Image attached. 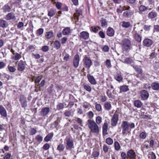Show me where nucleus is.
I'll return each mask as SVG.
<instances>
[{"label": "nucleus", "instance_id": "f257e3e1", "mask_svg": "<svg viewBox=\"0 0 159 159\" xmlns=\"http://www.w3.org/2000/svg\"><path fill=\"white\" fill-rule=\"evenodd\" d=\"M87 125L91 131L93 133H98L99 129L97 124L93 120H88Z\"/></svg>", "mask_w": 159, "mask_h": 159}, {"label": "nucleus", "instance_id": "f03ea898", "mask_svg": "<svg viewBox=\"0 0 159 159\" xmlns=\"http://www.w3.org/2000/svg\"><path fill=\"white\" fill-rule=\"evenodd\" d=\"M121 44L123 52H127L130 49L131 45L130 40L128 39H125L121 41Z\"/></svg>", "mask_w": 159, "mask_h": 159}, {"label": "nucleus", "instance_id": "7ed1b4c3", "mask_svg": "<svg viewBox=\"0 0 159 159\" xmlns=\"http://www.w3.org/2000/svg\"><path fill=\"white\" fill-rule=\"evenodd\" d=\"M66 148L68 150H70L72 148H74V143L72 139L70 138H68L66 139Z\"/></svg>", "mask_w": 159, "mask_h": 159}, {"label": "nucleus", "instance_id": "20e7f679", "mask_svg": "<svg viewBox=\"0 0 159 159\" xmlns=\"http://www.w3.org/2000/svg\"><path fill=\"white\" fill-rule=\"evenodd\" d=\"M83 61H84V65L86 68H89L92 65V62L91 59L86 56H85Z\"/></svg>", "mask_w": 159, "mask_h": 159}, {"label": "nucleus", "instance_id": "39448f33", "mask_svg": "<svg viewBox=\"0 0 159 159\" xmlns=\"http://www.w3.org/2000/svg\"><path fill=\"white\" fill-rule=\"evenodd\" d=\"M118 114L115 113L114 114L111 121V124L112 126H115L116 125L118 122Z\"/></svg>", "mask_w": 159, "mask_h": 159}, {"label": "nucleus", "instance_id": "423d86ee", "mask_svg": "<svg viewBox=\"0 0 159 159\" xmlns=\"http://www.w3.org/2000/svg\"><path fill=\"white\" fill-rule=\"evenodd\" d=\"M129 125L127 121H124L121 124V127L123 129L122 133L123 134H125L129 129Z\"/></svg>", "mask_w": 159, "mask_h": 159}, {"label": "nucleus", "instance_id": "0eeeda50", "mask_svg": "<svg viewBox=\"0 0 159 159\" xmlns=\"http://www.w3.org/2000/svg\"><path fill=\"white\" fill-rule=\"evenodd\" d=\"M25 62L22 60H20L18 64L17 70L19 71H22L25 69Z\"/></svg>", "mask_w": 159, "mask_h": 159}, {"label": "nucleus", "instance_id": "6e6552de", "mask_svg": "<svg viewBox=\"0 0 159 159\" xmlns=\"http://www.w3.org/2000/svg\"><path fill=\"white\" fill-rule=\"evenodd\" d=\"M140 96L143 100L147 99L149 97V94L147 91L143 90H142L140 93Z\"/></svg>", "mask_w": 159, "mask_h": 159}, {"label": "nucleus", "instance_id": "1a4fd4ad", "mask_svg": "<svg viewBox=\"0 0 159 159\" xmlns=\"http://www.w3.org/2000/svg\"><path fill=\"white\" fill-rule=\"evenodd\" d=\"M127 156L130 159H135L136 158V154L134 151L131 149L128 151Z\"/></svg>", "mask_w": 159, "mask_h": 159}, {"label": "nucleus", "instance_id": "9d476101", "mask_svg": "<svg viewBox=\"0 0 159 159\" xmlns=\"http://www.w3.org/2000/svg\"><path fill=\"white\" fill-rule=\"evenodd\" d=\"M80 61L79 56L78 54L76 55L73 59V66L75 68H77L79 66Z\"/></svg>", "mask_w": 159, "mask_h": 159}, {"label": "nucleus", "instance_id": "9b49d317", "mask_svg": "<svg viewBox=\"0 0 159 159\" xmlns=\"http://www.w3.org/2000/svg\"><path fill=\"white\" fill-rule=\"evenodd\" d=\"M152 43V41L149 39H145L143 41V45L147 47H150Z\"/></svg>", "mask_w": 159, "mask_h": 159}, {"label": "nucleus", "instance_id": "f8f14e48", "mask_svg": "<svg viewBox=\"0 0 159 159\" xmlns=\"http://www.w3.org/2000/svg\"><path fill=\"white\" fill-rule=\"evenodd\" d=\"M87 77L89 81L91 84L95 85L97 84L96 81L93 76L88 74L87 75Z\"/></svg>", "mask_w": 159, "mask_h": 159}, {"label": "nucleus", "instance_id": "ddd939ff", "mask_svg": "<svg viewBox=\"0 0 159 159\" xmlns=\"http://www.w3.org/2000/svg\"><path fill=\"white\" fill-rule=\"evenodd\" d=\"M0 114L2 116L4 117L7 116L6 110L2 105H0Z\"/></svg>", "mask_w": 159, "mask_h": 159}, {"label": "nucleus", "instance_id": "4468645a", "mask_svg": "<svg viewBox=\"0 0 159 159\" xmlns=\"http://www.w3.org/2000/svg\"><path fill=\"white\" fill-rule=\"evenodd\" d=\"M80 37L81 39H87L89 38V34L86 31H83L80 33Z\"/></svg>", "mask_w": 159, "mask_h": 159}, {"label": "nucleus", "instance_id": "2eb2a0df", "mask_svg": "<svg viewBox=\"0 0 159 159\" xmlns=\"http://www.w3.org/2000/svg\"><path fill=\"white\" fill-rule=\"evenodd\" d=\"M11 57L12 60L17 61L19 60L21 58V56L18 53H14L13 55H11Z\"/></svg>", "mask_w": 159, "mask_h": 159}, {"label": "nucleus", "instance_id": "dca6fc26", "mask_svg": "<svg viewBox=\"0 0 159 159\" xmlns=\"http://www.w3.org/2000/svg\"><path fill=\"white\" fill-rule=\"evenodd\" d=\"M5 19L7 20H9L11 19L15 20L16 19L15 14L12 12H10L6 15Z\"/></svg>", "mask_w": 159, "mask_h": 159}, {"label": "nucleus", "instance_id": "f3484780", "mask_svg": "<svg viewBox=\"0 0 159 159\" xmlns=\"http://www.w3.org/2000/svg\"><path fill=\"white\" fill-rule=\"evenodd\" d=\"M134 13V11L129 10L128 11H125L123 14L124 16L129 17L133 15Z\"/></svg>", "mask_w": 159, "mask_h": 159}, {"label": "nucleus", "instance_id": "a211bd4d", "mask_svg": "<svg viewBox=\"0 0 159 159\" xmlns=\"http://www.w3.org/2000/svg\"><path fill=\"white\" fill-rule=\"evenodd\" d=\"M20 101L22 107L24 108L26 107L27 106L26 98L24 96H21Z\"/></svg>", "mask_w": 159, "mask_h": 159}, {"label": "nucleus", "instance_id": "6ab92c4d", "mask_svg": "<svg viewBox=\"0 0 159 159\" xmlns=\"http://www.w3.org/2000/svg\"><path fill=\"white\" fill-rule=\"evenodd\" d=\"M135 29L136 28H134V31L135 34L134 37L135 39L137 41L140 42L141 41L142 37L138 34L137 33V31L135 30Z\"/></svg>", "mask_w": 159, "mask_h": 159}, {"label": "nucleus", "instance_id": "aec40b11", "mask_svg": "<svg viewBox=\"0 0 159 159\" xmlns=\"http://www.w3.org/2000/svg\"><path fill=\"white\" fill-rule=\"evenodd\" d=\"M108 129V124L107 123H104L102 127V134L105 136L107 134Z\"/></svg>", "mask_w": 159, "mask_h": 159}, {"label": "nucleus", "instance_id": "412c9836", "mask_svg": "<svg viewBox=\"0 0 159 159\" xmlns=\"http://www.w3.org/2000/svg\"><path fill=\"white\" fill-rule=\"evenodd\" d=\"M8 26V23L6 20L0 19V27L5 28H6Z\"/></svg>", "mask_w": 159, "mask_h": 159}, {"label": "nucleus", "instance_id": "4be33fe9", "mask_svg": "<svg viewBox=\"0 0 159 159\" xmlns=\"http://www.w3.org/2000/svg\"><path fill=\"white\" fill-rule=\"evenodd\" d=\"M115 32L114 30L111 27H109L107 31V35L110 37L112 36L114 34Z\"/></svg>", "mask_w": 159, "mask_h": 159}, {"label": "nucleus", "instance_id": "5701e85b", "mask_svg": "<svg viewBox=\"0 0 159 159\" xmlns=\"http://www.w3.org/2000/svg\"><path fill=\"white\" fill-rule=\"evenodd\" d=\"M151 87L154 90H159V83L157 82H153L152 83Z\"/></svg>", "mask_w": 159, "mask_h": 159}, {"label": "nucleus", "instance_id": "b1692460", "mask_svg": "<svg viewBox=\"0 0 159 159\" xmlns=\"http://www.w3.org/2000/svg\"><path fill=\"white\" fill-rule=\"evenodd\" d=\"M115 79L118 81L120 82L122 81L123 77L120 73H117L115 76Z\"/></svg>", "mask_w": 159, "mask_h": 159}, {"label": "nucleus", "instance_id": "393cba45", "mask_svg": "<svg viewBox=\"0 0 159 159\" xmlns=\"http://www.w3.org/2000/svg\"><path fill=\"white\" fill-rule=\"evenodd\" d=\"M132 66L135 69L136 71L137 72L138 74H141L142 73V70L140 66H134L133 65H132Z\"/></svg>", "mask_w": 159, "mask_h": 159}, {"label": "nucleus", "instance_id": "a878e982", "mask_svg": "<svg viewBox=\"0 0 159 159\" xmlns=\"http://www.w3.org/2000/svg\"><path fill=\"white\" fill-rule=\"evenodd\" d=\"M71 32L70 28L66 27L64 28L62 31V33L64 35H66L69 34Z\"/></svg>", "mask_w": 159, "mask_h": 159}, {"label": "nucleus", "instance_id": "bb28decb", "mask_svg": "<svg viewBox=\"0 0 159 159\" xmlns=\"http://www.w3.org/2000/svg\"><path fill=\"white\" fill-rule=\"evenodd\" d=\"M3 11L4 12H8L11 11V8L7 4L5 5L2 8Z\"/></svg>", "mask_w": 159, "mask_h": 159}, {"label": "nucleus", "instance_id": "cd10ccee", "mask_svg": "<svg viewBox=\"0 0 159 159\" xmlns=\"http://www.w3.org/2000/svg\"><path fill=\"white\" fill-rule=\"evenodd\" d=\"M49 111V108L48 107H45L42 110V115L43 116L46 115Z\"/></svg>", "mask_w": 159, "mask_h": 159}, {"label": "nucleus", "instance_id": "c85d7f7f", "mask_svg": "<svg viewBox=\"0 0 159 159\" xmlns=\"http://www.w3.org/2000/svg\"><path fill=\"white\" fill-rule=\"evenodd\" d=\"M56 10L54 9H51L48 10V15L50 17L54 16L56 13Z\"/></svg>", "mask_w": 159, "mask_h": 159}, {"label": "nucleus", "instance_id": "c756f323", "mask_svg": "<svg viewBox=\"0 0 159 159\" xmlns=\"http://www.w3.org/2000/svg\"><path fill=\"white\" fill-rule=\"evenodd\" d=\"M104 108L107 111L110 110L111 109V106L110 102H106L104 104Z\"/></svg>", "mask_w": 159, "mask_h": 159}, {"label": "nucleus", "instance_id": "7c9ffc66", "mask_svg": "<svg viewBox=\"0 0 159 159\" xmlns=\"http://www.w3.org/2000/svg\"><path fill=\"white\" fill-rule=\"evenodd\" d=\"M148 15L149 18L152 19L157 16V14L156 12L152 11L150 12Z\"/></svg>", "mask_w": 159, "mask_h": 159}, {"label": "nucleus", "instance_id": "2f4dec72", "mask_svg": "<svg viewBox=\"0 0 159 159\" xmlns=\"http://www.w3.org/2000/svg\"><path fill=\"white\" fill-rule=\"evenodd\" d=\"M134 103L135 107H140L142 105L141 102L139 100H136L134 101Z\"/></svg>", "mask_w": 159, "mask_h": 159}, {"label": "nucleus", "instance_id": "473e14b6", "mask_svg": "<svg viewBox=\"0 0 159 159\" xmlns=\"http://www.w3.org/2000/svg\"><path fill=\"white\" fill-rule=\"evenodd\" d=\"M40 82V78L39 76H38L37 78L35 81V82L36 84V88L35 91L36 92H38V90L39 89H39L40 87V86L39 85V83Z\"/></svg>", "mask_w": 159, "mask_h": 159}, {"label": "nucleus", "instance_id": "72a5a7b5", "mask_svg": "<svg viewBox=\"0 0 159 159\" xmlns=\"http://www.w3.org/2000/svg\"><path fill=\"white\" fill-rule=\"evenodd\" d=\"M53 135V133H50L47 135L45 138L44 139L46 142H48L52 138Z\"/></svg>", "mask_w": 159, "mask_h": 159}, {"label": "nucleus", "instance_id": "f704fd0d", "mask_svg": "<svg viewBox=\"0 0 159 159\" xmlns=\"http://www.w3.org/2000/svg\"><path fill=\"white\" fill-rule=\"evenodd\" d=\"M139 12L140 13H141L142 12H144L148 9V7H146L143 5H141L139 7Z\"/></svg>", "mask_w": 159, "mask_h": 159}, {"label": "nucleus", "instance_id": "c9c22d12", "mask_svg": "<svg viewBox=\"0 0 159 159\" xmlns=\"http://www.w3.org/2000/svg\"><path fill=\"white\" fill-rule=\"evenodd\" d=\"M122 26L125 28H127L129 27L130 26V23L129 22H125L123 21L121 22Z\"/></svg>", "mask_w": 159, "mask_h": 159}, {"label": "nucleus", "instance_id": "e433bc0d", "mask_svg": "<svg viewBox=\"0 0 159 159\" xmlns=\"http://www.w3.org/2000/svg\"><path fill=\"white\" fill-rule=\"evenodd\" d=\"M53 44L56 49H58L60 48L61 47V43L58 41H55L54 42Z\"/></svg>", "mask_w": 159, "mask_h": 159}, {"label": "nucleus", "instance_id": "4c0bfd02", "mask_svg": "<svg viewBox=\"0 0 159 159\" xmlns=\"http://www.w3.org/2000/svg\"><path fill=\"white\" fill-rule=\"evenodd\" d=\"M120 91L125 92L129 90L128 86L126 85H123L120 87Z\"/></svg>", "mask_w": 159, "mask_h": 159}, {"label": "nucleus", "instance_id": "58836bf2", "mask_svg": "<svg viewBox=\"0 0 159 159\" xmlns=\"http://www.w3.org/2000/svg\"><path fill=\"white\" fill-rule=\"evenodd\" d=\"M65 148V146L62 144H59L57 146V149L60 152L63 151Z\"/></svg>", "mask_w": 159, "mask_h": 159}, {"label": "nucleus", "instance_id": "ea45409f", "mask_svg": "<svg viewBox=\"0 0 159 159\" xmlns=\"http://www.w3.org/2000/svg\"><path fill=\"white\" fill-rule=\"evenodd\" d=\"M65 116L69 117L70 116H73V115L71 113L70 111L69 110H66L64 113Z\"/></svg>", "mask_w": 159, "mask_h": 159}, {"label": "nucleus", "instance_id": "a19ab883", "mask_svg": "<svg viewBox=\"0 0 159 159\" xmlns=\"http://www.w3.org/2000/svg\"><path fill=\"white\" fill-rule=\"evenodd\" d=\"M102 26V27H107V22L105 19H102L101 20Z\"/></svg>", "mask_w": 159, "mask_h": 159}, {"label": "nucleus", "instance_id": "79ce46f5", "mask_svg": "<svg viewBox=\"0 0 159 159\" xmlns=\"http://www.w3.org/2000/svg\"><path fill=\"white\" fill-rule=\"evenodd\" d=\"M96 123L97 124L99 125L102 122V118L100 116H97L96 119Z\"/></svg>", "mask_w": 159, "mask_h": 159}, {"label": "nucleus", "instance_id": "37998d69", "mask_svg": "<svg viewBox=\"0 0 159 159\" xmlns=\"http://www.w3.org/2000/svg\"><path fill=\"white\" fill-rule=\"evenodd\" d=\"M114 146L115 149L116 150H119L120 148L119 143L117 142L114 143Z\"/></svg>", "mask_w": 159, "mask_h": 159}, {"label": "nucleus", "instance_id": "c03bdc74", "mask_svg": "<svg viewBox=\"0 0 159 159\" xmlns=\"http://www.w3.org/2000/svg\"><path fill=\"white\" fill-rule=\"evenodd\" d=\"M53 36V34L52 32H49L46 33V37L48 39H49Z\"/></svg>", "mask_w": 159, "mask_h": 159}, {"label": "nucleus", "instance_id": "a18cd8bd", "mask_svg": "<svg viewBox=\"0 0 159 159\" xmlns=\"http://www.w3.org/2000/svg\"><path fill=\"white\" fill-rule=\"evenodd\" d=\"M106 142L109 145H111L113 143V140L111 138H108L106 139Z\"/></svg>", "mask_w": 159, "mask_h": 159}, {"label": "nucleus", "instance_id": "49530a36", "mask_svg": "<svg viewBox=\"0 0 159 159\" xmlns=\"http://www.w3.org/2000/svg\"><path fill=\"white\" fill-rule=\"evenodd\" d=\"M84 88L87 91L89 92H90L91 90V88L90 86L88 84H84L83 85Z\"/></svg>", "mask_w": 159, "mask_h": 159}, {"label": "nucleus", "instance_id": "de8ad7c7", "mask_svg": "<svg viewBox=\"0 0 159 159\" xmlns=\"http://www.w3.org/2000/svg\"><path fill=\"white\" fill-rule=\"evenodd\" d=\"M133 62V60L129 57L126 58L125 59L124 62L127 64H130Z\"/></svg>", "mask_w": 159, "mask_h": 159}, {"label": "nucleus", "instance_id": "09e8293b", "mask_svg": "<svg viewBox=\"0 0 159 159\" xmlns=\"http://www.w3.org/2000/svg\"><path fill=\"white\" fill-rule=\"evenodd\" d=\"M70 59V56L67 53H66L63 58V60L66 61H68Z\"/></svg>", "mask_w": 159, "mask_h": 159}, {"label": "nucleus", "instance_id": "8fccbe9b", "mask_svg": "<svg viewBox=\"0 0 159 159\" xmlns=\"http://www.w3.org/2000/svg\"><path fill=\"white\" fill-rule=\"evenodd\" d=\"M57 107L58 110L62 109L64 108V105L63 103H60L57 105Z\"/></svg>", "mask_w": 159, "mask_h": 159}, {"label": "nucleus", "instance_id": "3c124183", "mask_svg": "<svg viewBox=\"0 0 159 159\" xmlns=\"http://www.w3.org/2000/svg\"><path fill=\"white\" fill-rule=\"evenodd\" d=\"M81 13V11L80 10H77L76 11V12L74 13V16L75 18L78 19L79 16Z\"/></svg>", "mask_w": 159, "mask_h": 159}, {"label": "nucleus", "instance_id": "603ef678", "mask_svg": "<svg viewBox=\"0 0 159 159\" xmlns=\"http://www.w3.org/2000/svg\"><path fill=\"white\" fill-rule=\"evenodd\" d=\"M92 30L94 32H97L99 30L100 28L98 26H93L91 27Z\"/></svg>", "mask_w": 159, "mask_h": 159}, {"label": "nucleus", "instance_id": "864d4df0", "mask_svg": "<svg viewBox=\"0 0 159 159\" xmlns=\"http://www.w3.org/2000/svg\"><path fill=\"white\" fill-rule=\"evenodd\" d=\"M8 67L9 70L11 72H15L16 70V69L14 67L10 66L9 65Z\"/></svg>", "mask_w": 159, "mask_h": 159}, {"label": "nucleus", "instance_id": "5fc2aeb1", "mask_svg": "<svg viewBox=\"0 0 159 159\" xmlns=\"http://www.w3.org/2000/svg\"><path fill=\"white\" fill-rule=\"evenodd\" d=\"M147 136L146 133L145 132H143L140 133L139 136L142 139H145L146 138Z\"/></svg>", "mask_w": 159, "mask_h": 159}, {"label": "nucleus", "instance_id": "6e6d98bb", "mask_svg": "<svg viewBox=\"0 0 159 159\" xmlns=\"http://www.w3.org/2000/svg\"><path fill=\"white\" fill-rule=\"evenodd\" d=\"M76 121L77 122V123L81 126H82L83 122L82 120L79 118H76Z\"/></svg>", "mask_w": 159, "mask_h": 159}, {"label": "nucleus", "instance_id": "4d7b16f0", "mask_svg": "<svg viewBox=\"0 0 159 159\" xmlns=\"http://www.w3.org/2000/svg\"><path fill=\"white\" fill-rule=\"evenodd\" d=\"M99 154V152L97 151H94L93 152L92 155L94 157H98Z\"/></svg>", "mask_w": 159, "mask_h": 159}, {"label": "nucleus", "instance_id": "13d9d810", "mask_svg": "<svg viewBox=\"0 0 159 159\" xmlns=\"http://www.w3.org/2000/svg\"><path fill=\"white\" fill-rule=\"evenodd\" d=\"M95 108L96 110L98 111H100L102 109L101 106L100 104H98L96 105Z\"/></svg>", "mask_w": 159, "mask_h": 159}, {"label": "nucleus", "instance_id": "bf43d9fd", "mask_svg": "<svg viewBox=\"0 0 159 159\" xmlns=\"http://www.w3.org/2000/svg\"><path fill=\"white\" fill-rule=\"evenodd\" d=\"M106 66L108 68L111 67V61L107 59L106 61Z\"/></svg>", "mask_w": 159, "mask_h": 159}, {"label": "nucleus", "instance_id": "052dcab7", "mask_svg": "<svg viewBox=\"0 0 159 159\" xmlns=\"http://www.w3.org/2000/svg\"><path fill=\"white\" fill-rule=\"evenodd\" d=\"M67 38L66 37H63L61 39V43L62 44L65 43L67 41Z\"/></svg>", "mask_w": 159, "mask_h": 159}, {"label": "nucleus", "instance_id": "680f3d73", "mask_svg": "<svg viewBox=\"0 0 159 159\" xmlns=\"http://www.w3.org/2000/svg\"><path fill=\"white\" fill-rule=\"evenodd\" d=\"M6 64L3 61L0 62V69H2L6 66Z\"/></svg>", "mask_w": 159, "mask_h": 159}, {"label": "nucleus", "instance_id": "e2e57ef3", "mask_svg": "<svg viewBox=\"0 0 159 159\" xmlns=\"http://www.w3.org/2000/svg\"><path fill=\"white\" fill-rule=\"evenodd\" d=\"M36 132V130L34 128H31L30 131V135L34 134Z\"/></svg>", "mask_w": 159, "mask_h": 159}, {"label": "nucleus", "instance_id": "0e129e2a", "mask_svg": "<svg viewBox=\"0 0 159 159\" xmlns=\"http://www.w3.org/2000/svg\"><path fill=\"white\" fill-rule=\"evenodd\" d=\"M157 55V54L154 52H152L150 56V58H153L155 57Z\"/></svg>", "mask_w": 159, "mask_h": 159}, {"label": "nucleus", "instance_id": "69168bd1", "mask_svg": "<svg viewBox=\"0 0 159 159\" xmlns=\"http://www.w3.org/2000/svg\"><path fill=\"white\" fill-rule=\"evenodd\" d=\"M42 50L44 52H47L49 50V47L48 46H44L42 48Z\"/></svg>", "mask_w": 159, "mask_h": 159}, {"label": "nucleus", "instance_id": "338daca9", "mask_svg": "<svg viewBox=\"0 0 159 159\" xmlns=\"http://www.w3.org/2000/svg\"><path fill=\"white\" fill-rule=\"evenodd\" d=\"M109 50V48L107 45H105L103 48V50L105 52H107Z\"/></svg>", "mask_w": 159, "mask_h": 159}, {"label": "nucleus", "instance_id": "774afa93", "mask_svg": "<svg viewBox=\"0 0 159 159\" xmlns=\"http://www.w3.org/2000/svg\"><path fill=\"white\" fill-rule=\"evenodd\" d=\"M62 4L61 3L57 2L56 4V7L59 10L61 9V7Z\"/></svg>", "mask_w": 159, "mask_h": 159}]
</instances>
